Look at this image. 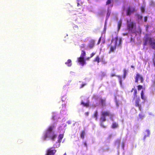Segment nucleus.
Here are the masks:
<instances>
[{"label": "nucleus", "mask_w": 155, "mask_h": 155, "mask_svg": "<svg viewBox=\"0 0 155 155\" xmlns=\"http://www.w3.org/2000/svg\"><path fill=\"white\" fill-rule=\"evenodd\" d=\"M77 61L82 66H83L86 64L84 59V58L79 57L78 58Z\"/></svg>", "instance_id": "nucleus-11"}, {"label": "nucleus", "mask_w": 155, "mask_h": 155, "mask_svg": "<svg viewBox=\"0 0 155 155\" xmlns=\"http://www.w3.org/2000/svg\"><path fill=\"white\" fill-rule=\"evenodd\" d=\"M68 124H69L70 122H68Z\"/></svg>", "instance_id": "nucleus-56"}, {"label": "nucleus", "mask_w": 155, "mask_h": 155, "mask_svg": "<svg viewBox=\"0 0 155 155\" xmlns=\"http://www.w3.org/2000/svg\"><path fill=\"white\" fill-rule=\"evenodd\" d=\"M147 16H145L144 18V20L145 22H147Z\"/></svg>", "instance_id": "nucleus-33"}, {"label": "nucleus", "mask_w": 155, "mask_h": 155, "mask_svg": "<svg viewBox=\"0 0 155 155\" xmlns=\"http://www.w3.org/2000/svg\"><path fill=\"white\" fill-rule=\"evenodd\" d=\"M116 76L118 78L119 80V82L121 85L122 84V80L121 77L119 75H117Z\"/></svg>", "instance_id": "nucleus-25"}, {"label": "nucleus", "mask_w": 155, "mask_h": 155, "mask_svg": "<svg viewBox=\"0 0 155 155\" xmlns=\"http://www.w3.org/2000/svg\"><path fill=\"white\" fill-rule=\"evenodd\" d=\"M89 114V113L88 112H86L85 113V114L86 116H88Z\"/></svg>", "instance_id": "nucleus-44"}, {"label": "nucleus", "mask_w": 155, "mask_h": 155, "mask_svg": "<svg viewBox=\"0 0 155 155\" xmlns=\"http://www.w3.org/2000/svg\"><path fill=\"white\" fill-rule=\"evenodd\" d=\"M77 6L78 7L81 6L82 5L83 3L80 0H77Z\"/></svg>", "instance_id": "nucleus-23"}, {"label": "nucleus", "mask_w": 155, "mask_h": 155, "mask_svg": "<svg viewBox=\"0 0 155 155\" xmlns=\"http://www.w3.org/2000/svg\"><path fill=\"white\" fill-rule=\"evenodd\" d=\"M99 101L100 102L102 106H105V105L106 98L103 99L102 98H100Z\"/></svg>", "instance_id": "nucleus-13"}, {"label": "nucleus", "mask_w": 155, "mask_h": 155, "mask_svg": "<svg viewBox=\"0 0 155 155\" xmlns=\"http://www.w3.org/2000/svg\"><path fill=\"white\" fill-rule=\"evenodd\" d=\"M113 0H107L106 2V5H107L111 3Z\"/></svg>", "instance_id": "nucleus-28"}, {"label": "nucleus", "mask_w": 155, "mask_h": 155, "mask_svg": "<svg viewBox=\"0 0 155 155\" xmlns=\"http://www.w3.org/2000/svg\"><path fill=\"white\" fill-rule=\"evenodd\" d=\"M68 124H69L70 122H68Z\"/></svg>", "instance_id": "nucleus-54"}, {"label": "nucleus", "mask_w": 155, "mask_h": 155, "mask_svg": "<svg viewBox=\"0 0 155 155\" xmlns=\"http://www.w3.org/2000/svg\"><path fill=\"white\" fill-rule=\"evenodd\" d=\"M147 134H150V131L149 130H147Z\"/></svg>", "instance_id": "nucleus-46"}, {"label": "nucleus", "mask_w": 155, "mask_h": 155, "mask_svg": "<svg viewBox=\"0 0 155 155\" xmlns=\"http://www.w3.org/2000/svg\"><path fill=\"white\" fill-rule=\"evenodd\" d=\"M154 41V38H149V44L151 46L152 48L154 50H155V41H153V40Z\"/></svg>", "instance_id": "nucleus-7"}, {"label": "nucleus", "mask_w": 155, "mask_h": 155, "mask_svg": "<svg viewBox=\"0 0 155 155\" xmlns=\"http://www.w3.org/2000/svg\"><path fill=\"white\" fill-rule=\"evenodd\" d=\"M137 17L139 19H140V20H142L143 18L142 16L139 14L137 15Z\"/></svg>", "instance_id": "nucleus-32"}, {"label": "nucleus", "mask_w": 155, "mask_h": 155, "mask_svg": "<svg viewBox=\"0 0 155 155\" xmlns=\"http://www.w3.org/2000/svg\"><path fill=\"white\" fill-rule=\"evenodd\" d=\"M141 11L142 12H144L145 11V7L143 6H141Z\"/></svg>", "instance_id": "nucleus-30"}, {"label": "nucleus", "mask_w": 155, "mask_h": 155, "mask_svg": "<svg viewBox=\"0 0 155 155\" xmlns=\"http://www.w3.org/2000/svg\"><path fill=\"white\" fill-rule=\"evenodd\" d=\"M68 124H69L70 122H68Z\"/></svg>", "instance_id": "nucleus-55"}, {"label": "nucleus", "mask_w": 155, "mask_h": 155, "mask_svg": "<svg viewBox=\"0 0 155 155\" xmlns=\"http://www.w3.org/2000/svg\"><path fill=\"white\" fill-rule=\"evenodd\" d=\"M66 105L65 104L62 105V107H66Z\"/></svg>", "instance_id": "nucleus-48"}, {"label": "nucleus", "mask_w": 155, "mask_h": 155, "mask_svg": "<svg viewBox=\"0 0 155 155\" xmlns=\"http://www.w3.org/2000/svg\"><path fill=\"white\" fill-rule=\"evenodd\" d=\"M85 135V132L84 130H82L81 133L80 134L81 137L83 139L84 138V137Z\"/></svg>", "instance_id": "nucleus-19"}, {"label": "nucleus", "mask_w": 155, "mask_h": 155, "mask_svg": "<svg viewBox=\"0 0 155 155\" xmlns=\"http://www.w3.org/2000/svg\"><path fill=\"white\" fill-rule=\"evenodd\" d=\"M118 39L117 37H116L114 38H113L111 40V43L109 45L110 46L109 53L114 52L116 48L117 44V42Z\"/></svg>", "instance_id": "nucleus-2"}, {"label": "nucleus", "mask_w": 155, "mask_h": 155, "mask_svg": "<svg viewBox=\"0 0 155 155\" xmlns=\"http://www.w3.org/2000/svg\"><path fill=\"white\" fill-rule=\"evenodd\" d=\"M118 127V124L115 122H113L111 126L112 128L113 129L116 128Z\"/></svg>", "instance_id": "nucleus-14"}, {"label": "nucleus", "mask_w": 155, "mask_h": 155, "mask_svg": "<svg viewBox=\"0 0 155 155\" xmlns=\"http://www.w3.org/2000/svg\"><path fill=\"white\" fill-rule=\"evenodd\" d=\"M101 41V38H100L98 40V41L97 42V44H99L100 43Z\"/></svg>", "instance_id": "nucleus-42"}, {"label": "nucleus", "mask_w": 155, "mask_h": 155, "mask_svg": "<svg viewBox=\"0 0 155 155\" xmlns=\"http://www.w3.org/2000/svg\"><path fill=\"white\" fill-rule=\"evenodd\" d=\"M94 61L97 62V63H99L100 62V58L98 56H97L95 58L94 60Z\"/></svg>", "instance_id": "nucleus-17"}, {"label": "nucleus", "mask_w": 155, "mask_h": 155, "mask_svg": "<svg viewBox=\"0 0 155 155\" xmlns=\"http://www.w3.org/2000/svg\"><path fill=\"white\" fill-rule=\"evenodd\" d=\"M86 55V53L85 51L83 50L81 51V54L80 56L79 57L82 58H84V57Z\"/></svg>", "instance_id": "nucleus-18"}, {"label": "nucleus", "mask_w": 155, "mask_h": 155, "mask_svg": "<svg viewBox=\"0 0 155 155\" xmlns=\"http://www.w3.org/2000/svg\"><path fill=\"white\" fill-rule=\"evenodd\" d=\"M58 130V131L60 133V132H61V130H63V129H62L61 127H59V128Z\"/></svg>", "instance_id": "nucleus-37"}, {"label": "nucleus", "mask_w": 155, "mask_h": 155, "mask_svg": "<svg viewBox=\"0 0 155 155\" xmlns=\"http://www.w3.org/2000/svg\"><path fill=\"white\" fill-rule=\"evenodd\" d=\"M56 152L54 147H51L48 148L46 151L45 155H54Z\"/></svg>", "instance_id": "nucleus-5"}, {"label": "nucleus", "mask_w": 155, "mask_h": 155, "mask_svg": "<svg viewBox=\"0 0 155 155\" xmlns=\"http://www.w3.org/2000/svg\"><path fill=\"white\" fill-rule=\"evenodd\" d=\"M62 101H63V97L62 98Z\"/></svg>", "instance_id": "nucleus-52"}, {"label": "nucleus", "mask_w": 155, "mask_h": 155, "mask_svg": "<svg viewBox=\"0 0 155 155\" xmlns=\"http://www.w3.org/2000/svg\"><path fill=\"white\" fill-rule=\"evenodd\" d=\"M101 126L102 127L104 128H106V126H104L103 124L102 123H101Z\"/></svg>", "instance_id": "nucleus-40"}, {"label": "nucleus", "mask_w": 155, "mask_h": 155, "mask_svg": "<svg viewBox=\"0 0 155 155\" xmlns=\"http://www.w3.org/2000/svg\"><path fill=\"white\" fill-rule=\"evenodd\" d=\"M134 97H137V91L136 89H135L134 90Z\"/></svg>", "instance_id": "nucleus-26"}, {"label": "nucleus", "mask_w": 155, "mask_h": 155, "mask_svg": "<svg viewBox=\"0 0 155 155\" xmlns=\"http://www.w3.org/2000/svg\"><path fill=\"white\" fill-rule=\"evenodd\" d=\"M139 79L141 80V82L143 83V79L142 77L139 74H137L136 76L135 77V82L137 83L138 82V79Z\"/></svg>", "instance_id": "nucleus-9"}, {"label": "nucleus", "mask_w": 155, "mask_h": 155, "mask_svg": "<svg viewBox=\"0 0 155 155\" xmlns=\"http://www.w3.org/2000/svg\"><path fill=\"white\" fill-rule=\"evenodd\" d=\"M137 90L138 91H140L141 89L142 88V86L141 85H138L137 86Z\"/></svg>", "instance_id": "nucleus-31"}, {"label": "nucleus", "mask_w": 155, "mask_h": 155, "mask_svg": "<svg viewBox=\"0 0 155 155\" xmlns=\"http://www.w3.org/2000/svg\"><path fill=\"white\" fill-rule=\"evenodd\" d=\"M140 98H137L135 101V106L136 107H138L139 110L141 111L142 110L141 106V104H140Z\"/></svg>", "instance_id": "nucleus-8"}, {"label": "nucleus", "mask_w": 155, "mask_h": 155, "mask_svg": "<svg viewBox=\"0 0 155 155\" xmlns=\"http://www.w3.org/2000/svg\"><path fill=\"white\" fill-rule=\"evenodd\" d=\"M134 89H134V88H132V89H131V90L130 91V92H132L133 91H134Z\"/></svg>", "instance_id": "nucleus-45"}, {"label": "nucleus", "mask_w": 155, "mask_h": 155, "mask_svg": "<svg viewBox=\"0 0 155 155\" xmlns=\"http://www.w3.org/2000/svg\"><path fill=\"white\" fill-rule=\"evenodd\" d=\"M138 116L140 119H142L144 117V115L141 113L139 114Z\"/></svg>", "instance_id": "nucleus-24"}, {"label": "nucleus", "mask_w": 155, "mask_h": 155, "mask_svg": "<svg viewBox=\"0 0 155 155\" xmlns=\"http://www.w3.org/2000/svg\"><path fill=\"white\" fill-rule=\"evenodd\" d=\"M122 24V20L121 19H120L118 21L117 25H118V30H119L120 27L121 26Z\"/></svg>", "instance_id": "nucleus-15"}, {"label": "nucleus", "mask_w": 155, "mask_h": 155, "mask_svg": "<svg viewBox=\"0 0 155 155\" xmlns=\"http://www.w3.org/2000/svg\"><path fill=\"white\" fill-rule=\"evenodd\" d=\"M101 117L100 120L102 122H105L106 120V117H110V118L113 116L110 112L108 110L104 111L101 112Z\"/></svg>", "instance_id": "nucleus-3"}, {"label": "nucleus", "mask_w": 155, "mask_h": 155, "mask_svg": "<svg viewBox=\"0 0 155 155\" xmlns=\"http://www.w3.org/2000/svg\"><path fill=\"white\" fill-rule=\"evenodd\" d=\"M140 95H141V98H142V99L143 100H145L146 98L144 96V93H143V91L142 90L141 91V92L140 93Z\"/></svg>", "instance_id": "nucleus-22"}, {"label": "nucleus", "mask_w": 155, "mask_h": 155, "mask_svg": "<svg viewBox=\"0 0 155 155\" xmlns=\"http://www.w3.org/2000/svg\"><path fill=\"white\" fill-rule=\"evenodd\" d=\"M146 38L145 40V41L144 42V45H147V41L148 40H149V38Z\"/></svg>", "instance_id": "nucleus-29"}, {"label": "nucleus", "mask_w": 155, "mask_h": 155, "mask_svg": "<svg viewBox=\"0 0 155 155\" xmlns=\"http://www.w3.org/2000/svg\"><path fill=\"white\" fill-rule=\"evenodd\" d=\"M123 72H124V74H127V71L126 70L124 69L123 70Z\"/></svg>", "instance_id": "nucleus-36"}, {"label": "nucleus", "mask_w": 155, "mask_h": 155, "mask_svg": "<svg viewBox=\"0 0 155 155\" xmlns=\"http://www.w3.org/2000/svg\"><path fill=\"white\" fill-rule=\"evenodd\" d=\"M85 46V44H83L82 45L81 47L82 48H84Z\"/></svg>", "instance_id": "nucleus-43"}, {"label": "nucleus", "mask_w": 155, "mask_h": 155, "mask_svg": "<svg viewBox=\"0 0 155 155\" xmlns=\"http://www.w3.org/2000/svg\"><path fill=\"white\" fill-rule=\"evenodd\" d=\"M126 74H123V77L124 78H125Z\"/></svg>", "instance_id": "nucleus-47"}, {"label": "nucleus", "mask_w": 155, "mask_h": 155, "mask_svg": "<svg viewBox=\"0 0 155 155\" xmlns=\"http://www.w3.org/2000/svg\"><path fill=\"white\" fill-rule=\"evenodd\" d=\"M54 125L49 126L46 129V132L42 136V139L44 140H45L47 138L54 141L57 137L54 131H53L54 128Z\"/></svg>", "instance_id": "nucleus-1"}, {"label": "nucleus", "mask_w": 155, "mask_h": 155, "mask_svg": "<svg viewBox=\"0 0 155 155\" xmlns=\"http://www.w3.org/2000/svg\"><path fill=\"white\" fill-rule=\"evenodd\" d=\"M116 76L117 75H116L114 74H112L110 75V76L111 77H113Z\"/></svg>", "instance_id": "nucleus-41"}, {"label": "nucleus", "mask_w": 155, "mask_h": 155, "mask_svg": "<svg viewBox=\"0 0 155 155\" xmlns=\"http://www.w3.org/2000/svg\"><path fill=\"white\" fill-rule=\"evenodd\" d=\"M135 26V24L133 22H127V28L130 31H132Z\"/></svg>", "instance_id": "nucleus-6"}, {"label": "nucleus", "mask_w": 155, "mask_h": 155, "mask_svg": "<svg viewBox=\"0 0 155 155\" xmlns=\"http://www.w3.org/2000/svg\"><path fill=\"white\" fill-rule=\"evenodd\" d=\"M110 13H111L109 11V10H108L107 11V15H106L107 18H108L109 17V16L110 15Z\"/></svg>", "instance_id": "nucleus-27"}, {"label": "nucleus", "mask_w": 155, "mask_h": 155, "mask_svg": "<svg viewBox=\"0 0 155 155\" xmlns=\"http://www.w3.org/2000/svg\"><path fill=\"white\" fill-rule=\"evenodd\" d=\"M95 43V40L93 39H91L89 41L87 46L90 48L92 49L94 47Z\"/></svg>", "instance_id": "nucleus-10"}, {"label": "nucleus", "mask_w": 155, "mask_h": 155, "mask_svg": "<svg viewBox=\"0 0 155 155\" xmlns=\"http://www.w3.org/2000/svg\"><path fill=\"white\" fill-rule=\"evenodd\" d=\"M68 66L71 67L72 65L71 61V59L68 60L65 63Z\"/></svg>", "instance_id": "nucleus-16"}, {"label": "nucleus", "mask_w": 155, "mask_h": 155, "mask_svg": "<svg viewBox=\"0 0 155 155\" xmlns=\"http://www.w3.org/2000/svg\"><path fill=\"white\" fill-rule=\"evenodd\" d=\"M64 155H66V153H65L64 154Z\"/></svg>", "instance_id": "nucleus-51"}, {"label": "nucleus", "mask_w": 155, "mask_h": 155, "mask_svg": "<svg viewBox=\"0 0 155 155\" xmlns=\"http://www.w3.org/2000/svg\"><path fill=\"white\" fill-rule=\"evenodd\" d=\"M83 144L84 146L87 147V143H86V142H83Z\"/></svg>", "instance_id": "nucleus-35"}, {"label": "nucleus", "mask_w": 155, "mask_h": 155, "mask_svg": "<svg viewBox=\"0 0 155 155\" xmlns=\"http://www.w3.org/2000/svg\"><path fill=\"white\" fill-rule=\"evenodd\" d=\"M101 76L102 77H104L105 76V74L103 72H101Z\"/></svg>", "instance_id": "nucleus-34"}, {"label": "nucleus", "mask_w": 155, "mask_h": 155, "mask_svg": "<svg viewBox=\"0 0 155 155\" xmlns=\"http://www.w3.org/2000/svg\"><path fill=\"white\" fill-rule=\"evenodd\" d=\"M136 11L135 7L129 5L126 9V15L130 16L131 14L134 13Z\"/></svg>", "instance_id": "nucleus-4"}, {"label": "nucleus", "mask_w": 155, "mask_h": 155, "mask_svg": "<svg viewBox=\"0 0 155 155\" xmlns=\"http://www.w3.org/2000/svg\"><path fill=\"white\" fill-rule=\"evenodd\" d=\"M121 41V39H120V41Z\"/></svg>", "instance_id": "nucleus-53"}, {"label": "nucleus", "mask_w": 155, "mask_h": 155, "mask_svg": "<svg viewBox=\"0 0 155 155\" xmlns=\"http://www.w3.org/2000/svg\"><path fill=\"white\" fill-rule=\"evenodd\" d=\"M86 85V84H82L81 86V88H82L84 86H85V85Z\"/></svg>", "instance_id": "nucleus-39"}, {"label": "nucleus", "mask_w": 155, "mask_h": 155, "mask_svg": "<svg viewBox=\"0 0 155 155\" xmlns=\"http://www.w3.org/2000/svg\"><path fill=\"white\" fill-rule=\"evenodd\" d=\"M86 102L85 103L82 101L81 102V104L83 106L87 108L89 106L90 102L88 98H87L86 99Z\"/></svg>", "instance_id": "nucleus-12"}, {"label": "nucleus", "mask_w": 155, "mask_h": 155, "mask_svg": "<svg viewBox=\"0 0 155 155\" xmlns=\"http://www.w3.org/2000/svg\"><path fill=\"white\" fill-rule=\"evenodd\" d=\"M131 68H134V66H133V65H131Z\"/></svg>", "instance_id": "nucleus-50"}, {"label": "nucleus", "mask_w": 155, "mask_h": 155, "mask_svg": "<svg viewBox=\"0 0 155 155\" xmlns=\"http://www.w3.org/2000/svg\"><path fill=\"white\" fill-rule=\"evenodd\" d=\"M91 58H90V57H88V58H87L86 59V60H89V59Z\"/></svg>", "instance_id": "nucleus-49"}, {"label": "nucleus", "mask_w": 155, "mask_h": 155, "mask_svg": "<svg viewBox=\"0 0 155 155\" xmlns=\"http://www.w3.org/2000/svg\"><path fill=\"white\" fill-rule=\"evenodd\" d=\"M63 137H64L63 134H60L59 135L58 137V140H59V141H60V142H61V140L63 138Z\"/></svg>", "instance_id": "nucleus-21"}, {"label": "nucleus", "mask_w": 155, "mask_h": 155, "mask_svg": "<svg viewBox=\"0 0 155 155\" xmlns=\"http://www.w3.org/2000/svg\"><path fill=\"white\" fill-rule=\"evenodd\" d=\"M97 110H96L94 113L93 116L95 118L96 120H97Z\"/></svg>", "instance_id": "nucleus-20"}, {"label": "nucleus", "mask_w": 155, "mask_h": 155, "mask_svg": "<svg viewBox=\"0 0 155 155\" xmlns=\"http://www.w3.org/2000/svg\"><path fill=\"white\" fill-rule=\"evenodd\" d=\"M95 54V53H92L91 55V56L90 57V58H91Z\"/></svg>", "instance_id": "nucleus-38"}]
</instances>
